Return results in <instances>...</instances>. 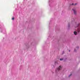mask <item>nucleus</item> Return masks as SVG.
Returning <instances> with one entry per match:
<instances>
[{"mask_svg": "<svg viewBox=\"0 0 80 80\" xmlns=\"http://www.w3.org/2000/svg\"><path fill=\"white\" fill-rule=\"evenodd\" d=\"M72 10H73V11H74V14H75V15H76L77 11H76V9H75V8H73L72 9Z\"/></svg>", "mask_w": 80, "mask_h": 80, "instance_id": "nucleus-1", "label": "nucleus"}, {"mask_svg": "<svg viewBox=\"0 0 80 80\" xmlns=\"http://www.w3.org/2000/svg\"><path fill=\"white\" fill-rule=\"evenodd\" d=\"M62 69V67L61 66H59V67L58 68V70H61Z\"/></svg>", "mask_w": 80, "mask_h": 80, "instance_id": "nucleus-2", "label": "nucleus"}, {"mask_svg": "<svg viewBox=\"0 0 80 80\" xmlns=\"http://www.w3.org/2000/svg\"><path fill=\"white\" fill-rule=\"evenodd\" d=\"M74 35H77V32L75 31L74 32Z\"/></svg>", "mask_w": 80, "mask_h": 80, "instance_id": "nucleus-3", "label": "nucleus"}, {"mask_svg": "<svg viewBox=\"0 0 80 80\" xmlns=\"http://www.w3.org/2000/svg\"><path fill=\"white\" fill-rule=\"evenodd\" d=\"M78 32H80V29H78Z\"/></svg>", "mask_w": 80, "mask_h": 80, "instance_id": "nucleus-4", "label": "nucleus"}, {"mask_svg": "<svg viewBox=\"0 0 80 80\" xmlns=\"http://www.w3.org/2000/svg\"><path fill=\"white\" fill-rule=\"evenodd\" d=\"M72 74H71L69 76V77H70L71 75H72Z\"/></svg>", "mask_w": 80, "mask_h": 80, "instance_id": "nucleus-5", "label": "nucleus"}, {"mask_svg": "<svg viewBox=\"0 0 80 80\" xmlns=\"http://www.w3.org/2000/svg\"><path fill=\"white\" fill-rule=\"evenodd\" d=\"M60 60H61V61L63 60V59H62V58L60 59Z\"/></svg>", "mask_w": 80, "mask_h": 80, "instance_id": "nucleus-6", "label": "nucleus"}, {"mask_svg": "<svg viewBox=\"0 0 80 80\" xmlns=\"http://www.w3.org/2000/svg\"><path fill=\"white\" fill-rule=\"evenodd\" d=\"M12 20H14V18H12Z\"/></svg>", "mask_w": 80, "mask_h": 80, "instance_id": "nucleus-7", "label": "nucleus"}, {"mask_svg": "<svg viewBox=\"0 0 80 80\" xmlns=\"http://www.w3.org/2000/svg\"><path fill=\"white\" fill-rule=\"evenodd\" d=\"M77 3H76L75 4V5H77Z\"/></svg>", "mask_w": 80, "mask_h": 80, "instance_id": "nucleus-8", "label": "nucleus"}, {"mask_svg": "<svg viewBox=\"0 0 80 80\" xmlns=\"http://www.w3.org/2000/svg\"><path fill=\"white\" fill-rule=\"evenodd\" d=\"M73 5V3H72V5Z\"/></svg>", "mask_w": 80, "mask_h": 80, "instance_id": "nucleus-9", "label": "nucleus"}, {"mask_svg": "<svg viewBox=\"0 0 80 80\" xmlns=\"http://www.w3.org/2000/svg\"><path fill=\"white\" fill-rule=\"evenodd\" d=\"M69 52H70V50H69Z\"/></svg>", "mask_w": 80, "mask_h": 80, "instance_id": "nucleus-10", "label": "nucleus"}, {"mask_svg": "<svg viewBox=\"0 0 80 80\" xmlns=\"http://www.w3.org/2000/svg\"><path fill=\"white\" fill-rule=\"evenodd\" d=\"M70 27V25H69V27Z\"/></svg>", "mask_w": 80, "mask_h": 80, "instance_id": "nucleus-11", "label": "nucleus"}, {"mask_svg": "<svg viewBox=\"0 0 80 80\" xmlns=\"http://www.w3.org/2000/svg\"><path fill=\"white\" fill-rule=\"evenodd\" d=\"M74 51H75V50H74Z\"/></svg>", "mask_w": 80, "mask_h": 80, "instance_id": "nucleus-12", "label": "nucleus"}]
</instances>
